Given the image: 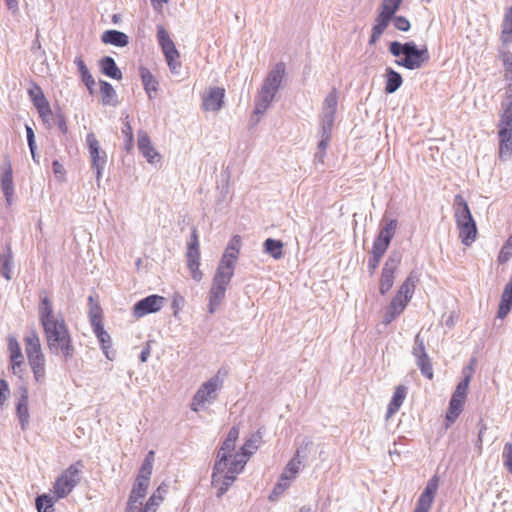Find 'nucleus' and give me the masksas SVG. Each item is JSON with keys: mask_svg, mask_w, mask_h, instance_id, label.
Segmentation results:
<instances>
[{"mask_svg": "<svg viewBox=\"0 0 512 512\" xmlns=\"http://www.w3.org/2000/svg\"><path fill=\"white\" fill-rule=\"evenodd\" d=\"M1 189L5 196L6 202L8 205H11L13 202L14 195V183H13V175L12 168L9 164L7 169L4 170L1 176Z\"/></svg>", "mask_w": 512, "mask_h": 512, "instance_id": "nucleus-22", "label": "nucleus"}, {"mask_svg": "<svg viewBox=\"0 0 512 512\" xmlns=\"http://www.w3.org/2000/svg\"><path fill=\"white\" fill-rule=\"evenodd\" d=\"M165 298L156 294L149 295L139 301L133 306V316L135 318H142L148 314L156 313L163 307Z\"/></svg>", "mask_w": 512, "mask_h": 512, "instance_id": "nucleus-13", "label": "nucleus"}, {"mask_svg": "<svg viewBox=\"0 0 512 512\" xmlns=\"http://www.w3.org/2000/svg\"><path fill=\"white\" fill-rule=\"evenodd\" d=\"M138 148L149 163L153 164L159 161L160 155L152 146L150 138L145 132H140L138 135Z\"/></svg>", "mask_w": 512, "mask_h": 512, "instance_id": "nucleus-20", "label": "nucleus"}, {"mask_svg": "<svg viewBox=\"0 0 512 512\" xmlns=\"http://www.w3.org/2000/svg\"><path fill=\"white\" fill-rule=\"evenodd\" d=\"M101 41L116 47H125L129 43V37L118 30H106L101 36Z\"/></svg>", "mask_w": 512, "mask_h": 512, "instance_id": "nucleus-23", "label": "nucleus"}, {"mask_svg": "<svg viewBox=\"0 0 512 512\" xmlns=\"http://www.w3.org/2000/svg\"><path fill=\"white\" fill-rule=\"evenodd\" d=\"M27 358L42 351L40 338L35 330H30L24 337Z\"/></svg>", "mask_w": 512, "mask_h": 512, "instance_id": "nucleus-30", "label": "nucleus"}, {"mask_svg": "<svg viewBox=\"0 0 512 512\" xmlns=\"http://www.w3.org/2000/svg\"><path fill=\"white\" fill-rule=\"evenodd\" d=\"M187 265L191 272L192 278L199 282L202 279V272L199 269L200 266V251H199V241L197 232L193 229L191 234V240L188 243V248L186 252Z\"/></svg>", "mask_w": 512, "mask_h": 512, "instance_id": "nucleus-12", "label": "nucleus"}, {"mask_svg": "<svg viewBox=\"0 0 512 512\" xmlns=\"http://www.w3.org/2000/svg\"><path fill=\"white\" fill-rule=\"evenodd\" d=\"M502 61L505 68V79L509 82V86H512V53L504 52Z\"/></svg>", "mask_w": 512, "mask_h": 512, "instance_id": "nucleus-52", "label": "nucleus"}, {"mask_svg": "<svg viewBox=\"0 0 512 512\" xmlns=\"http://www.w3.org/2000/svg\"><path fill=\"white\" fill-rule=\"evenodd\" d=\"M37 111H38L39 116L41 117L42 121L46 124H49L53 117V113H52L50 105L47 107H42L41 109H38Z\"/></svg>", "mask_w": 512, "mask_h": 512, "instance_id": "nucleus-64", "label": "nucleus"}, {"mask_svg": "<svg viewBox=\"0 0 512 512\" xmlns=\"http://www.w3.org/2000/svg\"><path fill=\"white\" fill-rule=\"evenodd\" d=\"M407 395V387L404 385H399L396 387L394 394L392 396V399L390 403L388 404L387 408V414L386 417L390 418L392 415H394L401 405L403 404L405 398Z\"/></svg>", "mask_w": 512, "mask_h": 512, "instance_id": "nucleus-25", "label": "nucleus"}, {"mask_svg": "<svg viewBox=\"0 0 512 512\" xmlns=\"http://www.w3.org/2000/svg\"><path fill=\"white\" fill-rule=\"evenodd\" d=\"M502 109L499 126L512 127V101L502 103Z\"/></svg>", "mask_w": 512, "mask_h": 512, "instance_id": "nucleus-47", "label": "nucleus"}, {"mask_svg": "<svg viewBox=\"0 0 512 512\" xmlns=\"http://www.w3.org/2000/svg\"><path fill=\"white\" fill-rule=\"evenodd\" d=\"M35 381L43 384L46 380V360L28 362Z\"/></svg>", "mask_w": 512, "mask_h": 512, "instance_id": "nucleus-38", "label": "nucleus"}, {"mask_svg": "<svg viewBox=\"0 0 512 512\" xmlns=\"http://www.w3.org/2000/svg\"><path fill=\"white\" fill-rule=\"evenodd\" d=\"M409 301H410L409 299H407L399 294H396L393 297L392 301L390 302L388 308L391 311L395 312L396 314L400 315L404 311V309L407 306Z\"/></svg>", "mask_w": 512, "mask_h": 512, "instance_id": "nucleus-45", "label": "nucleus"}, {"mask_svg": "<svg viewBox=\"0 0 512 512\" xmlns=\"http://www.w3.org/2000/svg\"><path fill=\"white\" fill-rule=\"evenodd\" d=\"M157 39L171 73L179 74L181 67L180 54L168 32L162 26L157 28Z\"/></svg>", "mask_w": 512, "mask_h": 512, "instance_id": "nucleus-9", "label": "nucleus"}, {"mask_svg": "<svg viewBox=\"0 0 512 512\" xmlns=\"http://www.w3.org/2000/svg\"><path fill=\"white\" fill-rule=\"evenodd\" d=\"M231 280L214 276L209 291L208 312L214 314L225 298L227 286Z\"/></svg>", "mask_w": 512, "mask_h": 512, "instance_id": "nucleus-14", "label": "nucleus"}, {"mask_svg": "<svg viewBox=\"0 0 512 512\" xmlns=\"http://www.w3.org/2000/svg\"><path fill=\"white\" fill-rule=\"evenodd\" d=\"M416 364L423 376L428 379L433 378V368L429 356L416 360Z\"/></svg>", "mask_w": 512, "mask_h": 512, "instance_id": "nucleus-49", "label": "nucleus"}, {"mask_svg": "<svg viewBox=\"0 0 512 512\" xmlns=\"http://www.w3.org/2000/svg\"><path fill=\"white\" fill-rule=\"evenodd\" d=\"M8 349L12 363L13 373H17L16 369L24 363V357L19 342L15 337L8 338Z\"/></svg>", "mask_w": 512, "mask_h": 512, "instance_id": "nucleus-24", "label": "nucleus"}, {"mask_svg": "<svg viewBox=\"0 0 512 512\" xmlns=\"http://www.w3.org/2000/svg\"><path fill=\"white\" fill-rule=\"evenodd\" d=\"M260 441L261 435L259 433L253 434L244 443L240 451L233 455V459L230 462L226 476L223 479L224 482L219 486V490L217 491V497H222L227 492L229 487L234 483L237 475L243 471L249 457L258 449Z\"/></svg>", "mask_w": 512, "mask_h": 512, "instance_id": "nucleus-3", "label": "nucleus"}, {"mask_svg": "<svg viewBox=\"0 0 512 512\" xmlns=\"http://www.w3.org/2000/svg\"><path fill=\"white\" fill-rule=\"evenodd\" d=\"M219 373L208 379L198 388L191 403L193 411L198 412L205 404H211L217 399L218 391L223 386V380L220 378Z\"/></svg>", "mask_w": 512, "mask_h": 512, "instance_id": "nucleus-7", "label": "nucleus"}, {"mask_svg": "<svg viewBox=\"0 0 512 512\" xmlns=\"http://www.w3.org/2000/svg\"><path fill=\"white\" fill-rule=\"evenodd\" d=\"M149 479L137 476L130 492L125 512H141L143 499L147 494Z\"/></svg>", "mask_w": 512, "mask_h": 512, "instance_id": "nucleus-11", "label": "nucleus"}, {"mask_svg": "<svg viewBox=\"0 0 512 512\" xmlns=\"http://www.w3.org/2000/svg\"><path fill=\"white\" fill-rule=\"evenodd\" d=\"M225 90L220 87L210 88L203 97V108L206 111H218L221 109Z\"/></svg>", "mask_w": 512, "mask_h": 512, "instance_id": "nucleus-17", "label": "nucleus"}, {"mask_svg": "<svg viewBox=\"0 0 512 512\" xmlns=\"http://www.w3.org/2000/svg\"><path fill=\"white\" fill-rule=\"evenodd\" d=\"M301 467V460L298 458H292L285 466L282 472V480L291 479L293 480L299 473Z\"/></svg>", "mask_w": 512, "mask_h": 512, "instance_id": "nucleus-39", "label": "nucleus"}, {"mask_svg": "<svg viewBox=\"0 0 512 512\" xmlns=\"http://www.w3.org/2000/svg\"><path fill=\"white\" fill-rule=\"evenodd\" d=\"M284 74L285 65L282 62L277 63L268 73L255 97V115H263L270 107L281 86Z\"/></svg>", "mask_w": 512, "mask_h": 512, "instance_id": "nucleus-4", "label": "nucleus"}, {"mask_svg": "<svg viewBox=\"0 0 512 512\" xmlns=\"http://www.w3.org/2000/svg\"><path fill=\"white\" fill-rule=\"evenodd\" d=\"M503 462L504 466L512 474V443H506L504 446Z\"/></svg>", "mask_w": 512, "mask_h": 512, "instance_id": "nucleus-59", "label": "nucleus"}, {"mask_svg": "<svg viewBox=\"0 0 512 512\" xmlns=\"http://www.w3.org/2000/svg\"><path fill=\"white\" fill-rule=\"evenodd\" d=\"M240 236L235 235L233 238L229 241L225 253L227 254H233L234 256L238 257L239 250H240Z\"/></svg>", "mask_w": 512, "mask_h": 512, "instance_id": "nucleus-57", "label": "nucleus"}, {"mask_svg": "<svg viewBox=\"0 0 512 512\" xmlns=\"http://www.w3.org/2000/svg\"><path fill=\"white\" fill-rule=\"evenodd\" d=\"M238 257L233 254L223 253L214 276L231 280L234 275L235 264Z\"/></svg>", "mask_w": 512, "mask_h": 512, "instance_id": "nucleus-18", "label": "nucleus"}, {"mask_svg": "<svg viewBox=\"0 0 512 512\" xmlns=\"http://www.w3.org/2000/svg\"><path fill=\"white\" fill-rule=\"evenodd\" d=\"M418 280L419 278L417 274L415 272H411L409 276L406 278V280L403 282V284L400 286L397 294L410 300L412 298Z\"/></svg>", "mask_w": 512, "mask_h": 512, "instance_id": "nucleus-35", "label": "nucleus"}, {"mask_svg": "<svg viewBox=\"0 0 512 512\" xmlns=\"http://www.w3.org/2000/svg\"><path fill=\"white\" fill-rule=\"evenodd\" d=\"M392 18H393V16L380 11V13L378 14V16L375 19V24L373 25L372 29L383 34L385 29L388 27L390 21L392 20Z\"/></svg>", "mask_w": 512, "mask_h": 512, "instance_id": "nucleus-46", "label": "nucleus"}, {"mask_svg": "<svg viewBox=\"0 0 512 512\" xmlns=\"http://www.w3.org/2000/svg\"><path fill=\"white\" fill-rule=\"evenodd\" d=\"M403 83V79L400 73L395 71L394 69L388 67L386 69V85L385 92L388 94H392L396 92Z\"/></svg>", "mask_w": 512, "mask_h": 512, "instance_id": "nucleus-31", "label": "nucleus"}, {"mask_svg": "<svg viewBox=\"0 0 512 512\" xmlns=\"http://www.w3.org/2000/svg\"><path fill=\"white\" fill-rule=\"evenodd\" d=\"M412 354L416 360L428 356L425 349L424 339L421 338L420 334L415 336Z\"/></svg>", "mask_w": 512, "mask_h": 512, "instance_id": "nucleus-48", "label": "nucleus"}, {"mask_svg": "<svg viewBox=\"0 0 512 512\" xmlns=\"http://www.w3.org/2000/svg\"><path fill=\"white\" fill-rule=\"evenodd\" d=\"M13 253L10 245H7L3 253L0 254V273L6 279L12 278Z\"/></svg>", "mask_w": 512, "mask_h": 512, "instance_id": "nucleus-29", "label": "nucleus"}, {"mask_svg": "<svg viewBox=\"0 0 512 512\" xmlns=\"http://www.w3.org/2000/svg\"><path fill=\"white\" fill-rule=\"evenodd\" d=\"M75 65L78 68V71L81 75L82 81L86 85L87 89L90 93H93V87L95 85V80L91 73L89 72L85 62L81 57H76L74 60Z\"/></svg>", "mask_w": 512, "mask_h": 512, "instance_id": "nucleus-33", "label": "nucleus"}, {"mask_svg": "<svg viewBox=\"0 0 512 512\" xmlns=\"http://www.w3.org/2000/svg\"><path fill=\"white\" fill-rule=\"evenodd\" d=\"M464 402H465V400H463V399L456 398L453 396L451 397L450 402H449V407L446 412V421L447 422L454 423L456 421V419L462 412Z\"/></svg>", "mask_w": 512, "mask_h": 512, "instance_id": "nucleus-34", "label": "nucleus"}, {"mask_svg": "<svg viewBox=\"0 0 512 512\" xmlns=\"http://www.w3.org/2000/svg\"><path fill=\"white\" fill-rule=\"evenodd\" d=\"M389 244V242L382 240L379 237H376L373 242L371 254L383 256L386 250L388 249Z\"/></svg>", "mask_w": 512, "mask_h": 512, "instance_id": "nucleus-54", "label": "nucleus"}, {"mask_svg": "<svg viewBox=\"0 0 512 512\" xmlns=\"http://www.w3.org/2000/svg\"><path fill=\"white\" fill-rule=\"evenodd\" d=\"M10 395V389L6 380H0V405H3L4 402L8 399Z\"/></svg>", "mask_w": 512, "mask_h": 512, "instance_id": "nucleus-63", "label": "nucleus"}, {"mask_svg": "<svg viewBox=\"0 0 512 512\" xmlns=\"http://www.w3.org/2000/svg\"><path fill=\"white\" fill-rule=\"evenodd\" d=\"M389 52L398 58L395 60L396 65L408 70L420 69L430 58L427 47H418L414 41H393L389 44Z\"/></svg>", "mask_w": 512, "mask_h": 512, "instance_id": "nucleus-2", "label": "nucleus"}, {"mask_svg": "<svg viewBox=\"0 0 512 512\" xmlns=\"http://www.w3.org/2000/svg\"><path fill=\"white\" fill-rule=\"evenodd\" d=\"M264 252L271 255L274 259H281L283 256V243L280 240H276L273 238H268L265 240L264 244Z\"/></svg>", "mask_w": 512, "mask_h": 512, "instance_id": "nucleus-36", "label": "nucleus"}, {"mask_svg": "<svg viewBox=\"0 0 512 512\" xmlns=\"http://www.w3.org/2000/svg\"><path fill=\"white\" fill-rule=\"evenodd\" d=\"M501 40L504 44H508L512 40V24L504 22L502 23Z\"/></svg>", "mask_w": 512, "mask_h": 512, "instance_id": "nucleus-62", "label": "nucleus"}, {"mask_svg": "<svg viewBox=\"0 0 512 512\" xmlns=\"http://www.w3.org/2000/svg\"><path fill=\"white\" fill-rule=\"evenodd\" d=\"M512 238H509V240L506 242V244L502 247L499 256L498 261L500 263L507 262L512 257V244H511Z\"/></svg>", "mask_w": 512, "mask_h": 512, "instance_id": "nucleus-58", "label": "nucleus"}, {"mask_svg": "<svg viewBox=\"0 0 512 512\" xmlns=\"http://www.w3.org/2000/svg\"><path fill=\"white\" fill-rule=\"evenodd\" d=\"M47 347L51 354L68 360L74 355V346L64 318L43 327Z\"/></svg>", "mask_w": 512, "mask_h": 512, "instance_id": "nucleus-1", "label": "nucleus"}, {"mask_svg": "<svg viewBox=\"0 0 512 512\" xmlns=\"http://www.w3.org/2000/svg\"><path fill=\"white\" fill-rule=\"evenodd\" d=\"M163 497L161 495V487L157 489L156 492H154L147 502L145 503L144 507L141 506V512H156L157 507L162 502Z\"/></svg>", "mask_w": 512, "mask_h": 512, "instance_id": "nucleus-42", "label": "nucleus"}, {"mask_svg": "<svg viewBox=\"0 0 512 512\" xmlns=\"http://www.w3.org/2000/svg\"><path fill=\"white\" fill-rule=\"evenodd\" d=\"M240 236L235 235L233 238L229 241L225 253L227 254H233L234 256L238 257L239 250H240Z\"/></svg>", "mask_w": 512, "mask_h": 512, "instance_id": "nucleus-56", "label": "nucleus"}, {"mask_svg": "<svg viewBox=\"0 0 512 512\" xmlns=\"http://www.w3.org/2000/svg\"><path fill=\"white\" fill-rule=\"evenodd\" d=\"M512 154V141H500L499 156L501 159L506 160Z\"/></svg>", "mask_w": 512, "mask_h": 512, "instance_id": "nucleus-61", "label": "nucleus"}, {"mask_svg": "<svg viewBox=\"0 0 512 512\" xmlns=\"http://www.w3.org/2000/svg\"><path fill=\"white\" fill-rule=\"evenodd\" d=\"M473 362L474 360L472 361L471 365L463 369V379L457 384L456 389L452 395L453 397L460 398L463 400L466 399L467 390L473 374Z\"/></svg>", "mask_w": 512, "mask_h": 512, "instance_id": "nucleus-27", "label": "nucleus"}, {"mask_svg": "<svg viewBox=\"0 0 512 512\" xmlns=\"http://www.w3.org/2000/svg\"><path fill=\"white\" fill-rule=\"evenodd\" d=\"M393 24L397 30L406 32L410 29L411 25L409 20L404 16H393Z\"/></svg>", "mask_w": 512, "mask_h": 512, "instance_id": "nucleus-60", "label": "nucleus"}, {"mask_svg": "<svg viewBox=\"0 0 512 512\" xmlns=\"http://www.w3.org/2000/svg\"><path fill=\"white\" fill-rule=\"evenodd\" d=\"M100 92L102 95V103L104 105H115L116 102H113L114 98H116V91L113 86L107 81H100Z\"/></svg>", "mask_w": 512, "mask_h": 512, "instance_id": "nucleus-37", "label": "nucleus"}, {"mask_svg": "<svg viewBox=\"0 0 512 512\" xmlns=\"http://www.w3.org/2000/svg\"><path fill=\"white\" fill-rule=\"evenodd\" d=\"M20 397L16 405V413L19 418L21 428L24 430L29 424V410H28V389L26 386L19 388Z\"/></svg>", "mask_w": 512, "mask_h": 512, "instance_id": "nucleus-19", "label": "nucleus"}, {"mask_svg": "<svg viewBox=\"0 0 512 512\" xmlns=\"http://www.w3.org/2000/svg\"><path fill=\"white\" fill-rule=\"evenodd\" d=\"M438 488V479L437 477H433L425 487L424 491L419 497V500L425 501L426 503H429L432 505L434 494L436 493V490Z\"/></svg>", "mask_w": 512, "mask_h": 512, "instance_id": "nucleus-41", "label": "nucleus"}, {"mask_svg": "<svg viewBox=\"0 0 512 512\" xmlns=\"http://www.w3.org/2000/svg\"><path fill=\"white\" fill-rule=\"evenodd\" d=\"M402 256L399 252H391L387 258L381 273L380 293L386 294L393 286L395 272L401 263Z\"/></svg>", "mask_w": 512, "mask_h": 512, "instance_id": "nucleus-10", "label": "nucleus"}, {"mask_svg": "<svg viewBox=\"0 0 512 512\" xmlns=\"http://www.w3.org/2000/svg\"><path fill=\"white\" fill-rule=\"evenodd\" d=\"M312 445V441L306 438L301 445L297 448L293 458H298V460H303L307 457L309 447Z\"/></svg>", "mask_w": 512, "mask_h": 512, "instance_id": "nucleus-55", "label": "nucleus"}, {"mask_svg": "<svg viewBox=\"0 0 512 512\" xmlns=\"http://www.w3.org/2000/svg\"><path fill=\"white\" fill-rule=\"evenodd\" d=\"M38 315H39V320H40L42 327H44L45 325L51 324L55 321H58V319L63 318L61 315L56 316L54 314L53 305H52L51 300L49 299V297L47 295H43L42 292L40 294Z\"/></svg>", "mask_w": 512, "mask_h": 512, "instance_id": "nucleus-15", "label": "nucleus"}, {"mask_svg": "<svg viewBox=\"0 0 512 512\" xmlns=\"http://www.w3.org/2000/svg\"><path fill=\"white\" fill-rule=\"evenodd\" d=\"M140 76L144 90L146 91L148 97L152 99V93L157 91L158 82L155 80L151 72L145 67L140 68Z\"/></svg>", "mask_w": 512, "mask_h": 512, "instance_id": "nucleus-32", "label": "nucleus"}, {"mask_svg": "<svg viewBox=\"0 0 512 512\" xmlns=\"http://www.w3.org/2000/svg\"><path fill=\"white\" fill-rule=\"evenodd\" d=\"M82 466L81 462L70 465L65 469L62 474L56 479L54 484V494L56 499L66 497L80 480V469Z\"/></svg>", "mask_w": 512, "mask_h": 512, "instance_id": "nucleus-8", "label": "nucleus"}, {"mask_svg": "<svg viewBox=\"0 0 512 512\" xmlns=\"http://www.w3.org/2000/svg\"><path fill=\"white\" fill-rule=\"evenodd\" d=\"M396 228L397 220L390 219L386 221L385 225L380 229L377 237L390 243L396 232Z\"/></svg>", "mask_w": 512, "mask_h": 512, "instance_id": "nucleus-40", "label": "nucleus"}, {"mask_svg": "<svg viewBox=\"0 0 512 512\" xmlns=\"http://www.w3.org/2000/svg\"><path fill=\"white\" fill-rule=\"evenodd\" d=\"M89 318L92 325V328H97L98 326H102V311L99 305L93 304L89 310Z\"/></svg>", "mask_w": 512, "mask_h": 512, "instance_id": "nucleus-50", "label": "nucleus"}, {"mask_svg": "<svg viewBox=\"0 0 512 512\" xmlns=\"http://www.w3.org/2000/svg\"><path fill=\"white\" fill-rule=\"evenodd\" d=\"M338 96L336 89H332L330 93L324 99L322 105L321 119L335 120V114L337 111Z\"/></svg>", "mask_w": 512, "mask_h": 512, "instance_id": "nucleus-21", "label": "nucleus"}, {"mask_svg": "<svg viewBox=\"0 0 512 512\" xmlns=\"http://www.w3.org/2000/svg\"><path fill=\"white\" fill-rule=\"evenodd\" d=\"M403 0H383L381 3V12L394 16L401 6Z\"/></svg>", "mask_w": 512, "mask_h": 512, "instance_id": "nucleus-51", "label": "nucleus"}, {"mask_svg": "<svg viewBox=\"0 0 512 512\" xmlns=\"http://www.w3.org/2000/svg\"><path fill=\"white\" fill-rule=\"evenodd\" d=\"M153 462H154V452L149 451L142 463V466L140 468L138 476L144 477V478L150 480V476H151L152 468H153Z\"/></svg>", "mask_w": 512, "mask_h": 512, "instance_id": "nucleus-44", "label": "nucleus"}, {"mask_svg": "<svg viewBox=\"0 0 512 512\" xmlns=\"http://www.w3.org/2000/svg\"><path fill=\"white\" fill-rule=\"evenodd\" d=\"M53 506V499L46 494L39 495L36 498V508L38 512H54Z\"/></svg>", "mask_w": 512, "mask_h": 512, "instance_id": "nucleus-43", "label": "nucleus"}, {"mask_svg": "<svg viewBox=\"0 0 512 512\" xmlns=\"http://www.w3.org/2000/svg\"><path fill=\"white\" fill-rule=\"evenodd\" d=\"M86 143L89 150L92 166H99L107 163V154L100 147L99 141L96 139L94 133H88L86 136Z\"/></svg>", "mask_w": 512, "mask_h": 512, "instance_id": "nucleus-16", "label": "nucleus"}, {"mask_svg": "<svg viewBox=\"0 0 512 512\" xmlns=\"http://www.w3.org/2000/svg\"><path fill=\"white\" fill-rule=\"evenodd\" d=\"M101 72L112 79L120 80L122 72L116 65L115 60L110 56H105L99 61Z\"/></svg>", "mask_w": 512, "mask_h": 512, "instance_id": "nucleus-28", "label": "nucleus"}, {"mask_svg": "<svg viewBox=\"0 0 512 512\" xmlns=\"http://www.w3.org/2000/svg\"><path fill=\"white\" fill-rule=\"evenodd\" d=\"M235 445L233 441L225 439L216 453V460L213 466L212 485L219 490V486L223 484V479L230 466L235 452Z\"/></svg>", "mask_w": 512, "mask_h": 512, "instance_id": "nucleus-6", "label": "nucleus"}, {"mask_svg": "<svg viewBox=\"0 0 512 512\" xmlns=\"http://www.w3.org/2000/svg\"><path fill=\"white\" fill-rule=\"evenodd\" d=\"M93 332L99 341L100 347H101L104 355L107 357V359L113 360L114 353H112L110 351L111 346H112V341H111V337L108 334V332L104 329L103 325L98 326L97 328H94Z\"/></svg>", "mask_w": 512, "mask_h": 512, "instance_id": "nucleus-26", "label": "nucleus"}, {"mask_svg": "<svg viewBox=\"0 0 512 512\" xmlns=\"http://www.w3.org/2000/svg\"><path fill=\"white\" fill-rule=\"evenodd\" d=\"M453 211L459 238L465 246H470L475 242L478 231L468 203L460 194L454 197Z\"/></svg>", "mask_w": 512, "mask_h": 512, "instance_id": "nucleus-5", "label": "nucleus"}, {"mask_svg": "<svg viewBox=\"0 0 512 512\" xmlns=\"http://www.w3.org/2000/svg\"><path fill=\"white\" fill-rule=\"evenodd\" d=\"M334 124V120L321 119L319 135L320 138L331 139V131Z\"/></svg>", "mask_w": 512, "mask_h": 512, "instance_id": "nucleus-53", "label": "nucleus"}]
</instances>
